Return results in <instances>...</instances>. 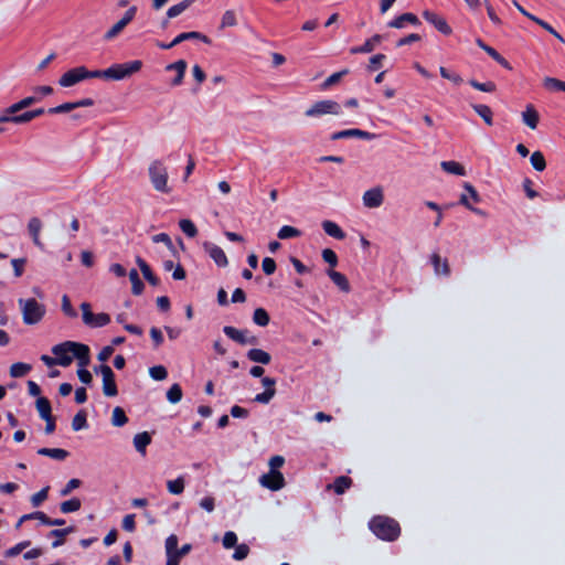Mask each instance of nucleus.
I'll list each match as a JSON object with an SVG mask.
<instances>
[{
    "instance_id": "nucleus-15",
    "label": "nucleus",
    "mask_w": 565,
    "mask_h": 565,
    "mask_svg": "<svg viewBox=\"0 0 565 565\" xmlns=\"http://www.w3.org/2000/svg\"><path fill=\"white\" fill-rule=\"evenodd\" d=\"M203 249L215 262V264L218 267L227 266V264H228L227 257H226L224 250L220 246H217L211 242H204Z\"/></svg>"
},
{
    "instance_id": "nucleus-50",
    "label": "nucleus",
    "mask_w": 565,
    "mask_h": 565,
    "mask_svg": "<svg viewBox=\"0 0 565 565\" xmlns=\"http://www.w3.org/2000/svg\"><path fill=\"white\" fill-rule=\"evenodd\" d=\"M469 84L478 89V90H481V92H486V93H492L495 90L497 86L493 82H486V83H480L476 79H470L469 81Z\"/></svg>"
},
{
    "instance_id": "nucleus-8",
    "label": "nucleus",
    "mask_w": 565,
    "mask_h": 565,
    "mask_svg": "<svg viewBox=\"0 0 565 565\" xmlns=\"http://www.w3.org/2000/svg\"><path fill=\"white\" fill-rule=\"evenodd\" d=\"M342 113V107L339 103L324 99L315 103L310 108L306 110V116L308 117H320L322 115L332 114L340 115Z\"/></svg>"
},
{
    "instance_id": "nucleus-16",
    "label": "nucleus",
    "mask_w": 565,
    "mask_h": 565,
    "mask_svg": "<svg viewBox=\"0 0 565 565\" xmlns=\"http://www.w3.org/2000/svg\"><path fill=\"white\" fill-rule=\"evenodd\" d=\"M423 17L427 22L431 23L443 34H445V35L451 34L452 30L448 25V23L446 22V20L444 18L439 17L438 14H436L429 10H425L423 12Z\"/></svg>"
},
{
    "instance_id": "nucleus-6",
    "label": "nucleus",
    "mask_w": 565,
    "mask_h": 565,
    "mask_svg": "<svg viewBox=\"0 0 565 565\" xmlns=\"http://www.w3.org/2000/svg\"><path fill=\"white\" fill-rule=\"evenodd\" d=\"M87 78H96L95 71H88L85 66H78L65 72L58 79L62 87H72Z\"/></svg>"
},
{
    "instance_id": "nucleus-12",
    "label": "nucleus",
    "mask_w": 565,
    "mask_h": 565,
    "mask_svg": "<svg viewBox=\"0 0 565 565\" xmlns=\"http://www.w3.org/2000/svg\"><path fill=\"white\" fill-rule=\"evenodd\" d=\"M223 332L233 341L239 344H252L256 345L258 343V338L250 334L248 330H238L231 326H225L223 328Z\"/></svg>"
},
{
    "instance_id": "nucleus-59",
    "label": "nucleus",
    "mask_w": 565,
    "mask_h": 565,
    "mask_svg": "<svg viewBox=\"0 0 565 565\" xmlns=\"http://www.w3.org/2000/svg\"><path fill=\"white\" fill-rule=\"evenodd\" d=\"M249 547L246 544H239L236 546L235 552L233 554V558L235 561H243L248 556Z\"/></svg>"
},
{
    "instance_id": "nucleus-13",
    "label": "nucleus",
    "mask_w": 565,
    "mask_h": 565,
    "mask_svg": "<svg viewBox=\"0 0 565 565\" xmlns=\"http://www.w3.org/2000/svg\"><path fill=\"white\" fill-rule=\"evenodd\" d=\"M259 482L265 488H268L273 491H278L284 488L285 478L279 471H269L259 478Z\"/></svg>"
},
{
    "instance_id": "nucleus-35",
    "label": "nucleus",
    "mask_w": 565,
    "mask_h": 565,
    "mask_svg": "<svg viewBox=\"0 0 565 565\" xmlns=\"http://www.w3.org/2000/svg\"><path fill=\"white\" fill-rule=\"evenodd\" d=\"M36 409L42 419H47L52 415L51 403L45 397H39L36 401Z\"/></svg>"
},
{
    "instance_id": "nucleus-32",
    "label": "nucleus",
    "mask_w": 565,
    "mask_h": 565,
    "mask_svg": "<svg viewBox=\"0 0 565 565\" xmlns=\"http://www.w3.org/2000/svg\"><path fill=\"white\" fill-rule=\"evenodd\" d=\"M38 454L55 460H64L68 456V452L61 448H40Z\"/></svg>"
},
{
    "instance_id": "nucleus-42",
    "label": "nucleus",
    "mask_w": 565,
    "mask_h": 565,
    "mask_svg": "<svg viewBox=\"0 0 565 565\" xmlns=\"http://www.w3.org/2000/svg\"><path fill=\"white\" fill-rule=\"evenodd\" d=\"M128 422L124 409L121 407H115L113 411L111 423L114 426L121 427Z\"/></svg>"
},
{
    "instance_id": "nucleus-34",
    "label": "nucleus",
    "mask_w": 565,
    "mask_h": 565,
    "mask_svg": "<svg viewBox=\"0 0 565 565\" xmlns=\"http://www.w3.org/2000/svg\"><path fill=\"white\" fill-rule=\"evenodd\" d=\"M522 117L525 125L532 129L536 128L539 124V114L532 106L526 107V110L523 111Z\"/></svg>"
},
{
    "instance_id": "nucleus-37",
    "label": "nucleus",
    "mask_w": 565,
    "mask_h": 565,
    "mask_svg": "<svg viewBox=\"0 0 565 565\" xmlns=\"http://www.w3.org/2000/svg\"><path fill=\"white\" fill-rule=\"evenodd\" d=\"M31 365L22 362H18L11 365L10 375L12 377H22L31 371Z\"/></svg>"
},
{
    "instance_id": "nucleus-58",
    "label": "nucleus",
    "mask_w": 565,
    "mask_h": 565,
    "mask_svg": "<svg viewBox=\"0 0 565 565\" xmlns=\"http://www.w3.org/2000/svg\"><path fill=\"white\" fill-rule=\"evenodd\" d=\"M49 493V487L40 490L31 497V503L33 507H39L43 501L46 500Z\"/></svg>"
},
{
    "instance_id": "nucleus-48",
    "label": "nucleus",
    "mask_w": 565,
    "mask_h": 565,
    "mask_svg": "<svg viewBox=\"0 0 565 565\" xmlns=\"http://www.w3.org/2000/svg\"><path fill=\"white\" fill-rule=\"evenodd\" d=\"M178 537L174 534H171L166 540V554L167 557L174 556L178 551Z\"/></svg>"
},
{
    "instance_id": "nucleus-1",
    "label": "nucleus",
    "mask_w": 565,
    "mask_h": 565,
    "mask_svg": "<svg viewBox=\"0 0 565 565\" xmlns=\"http://www.w3.org/2000/svg\"><path fill=\"white\" fill-rule=\"evenodd\" d=\"M52 353L56 356L61 366H68L74 359H77L78 365L82 367L89 363V348L82 343L65 341L54 345Z\"/></svg>"
},
{
    "instance_id": "nucleus-25",
    "label": "nucleus",
    "mask_w": 565,
    "mask_h": 565,
    "mask_svg": "<svg viewBox=\"0 0 565 565\" xmlns=\"http://www.w3.org/2000/svg\"><path fill=\"white\" fill-rule=\"evenodd\" d=\"M193 39L201 40L202 42H204L206 44L211 43V40L206 35H204L200 32L191 31V32L181 33L178 36H175L172 41V44L178 45L185 40H193Z\"/></svg>"
},
{
    "instance_id": "nucleus-17",
    "label": "nucleus",
    "mask_w": 565,
    "mask_h": 565,
    "mask_svg": "<svg viewBox=\"0 0 565 565\" xmlns=\"http://www.w3.org/2000/svg\"><path fill=\"white\" fill-rule=\"evenodd\" d=\"M42 227H43V223L39 217L34 216L29 220L28 233L31 236L34 245L41 249H43V247H44V245L40 238Z\"/></svg>"
},
{
    "instance_id": "nucleus-3",
    "label": "nucleus",
    "mask_w": 565,
    "mask_h": 565,
    "mask_svg": "<svg viewBox=\"0 0 565 565\" xmlns=\"http://www.w3.org/2000/svg\"><path fill=\"white\" fill-rule=\"evenodd\" d=\"M142 66L141 61H131L124 64H114L107 70H97L95 71L96 78H106V79H114V81H120L128 76H130L134 73H137L140 71Z\"/></svg>"
},
{
    "instance_id": "nucleus-51",
    "label": "nucleus",
    "mask_w": 565,
    "mask_h": 565,
    "mask_svg": "<svg viewBox=\"0 0 565 565\" xmlns=\"http://www.w3.org/2000/svg\"><path fill=\"white\" fill-rule=\"evenodd\" d=\"M531 163H532L533 168L537 171H543L546 167L544 156L540 151H535L532 153Z\"/></svg>"
},
{
    "instance_id": "nucleus-21",
    "label": "nucleus",
    "mask_w": 565,
    "mask_h": 565,
    "mask_svg": "<svg viewBox=\"0 0 565 565\" xmlns=\"http://www.w3.org/2000/svg\"><path fill=\"white\" fill-rule=\"evenodd\" d=\"M168 71H175V77L172 81V85L178 86L182 83L183 76L186 70V62L183 60H180L175 63L169 64L167 66Z\"/></svg>"
},
{
    "instance_id": "nucleus-27",
    "label": "nucleus",
    "mask_w": 565,
    "mask_h": 565,
    "mask_svg": "<svg viewBox=\"0 0 565 565\" xmlns=\"http://www.w3.org/2000/svg\"><path fill=\"white\" fill-rule=\"evenodd\" d=\"M247 358L253 362L262 364H268L271 360L270 354L260 349H250L247 352Z\"/></svg>"
},
{
    "instance_id": "nucleus-19",
    "label": "nucleus",
    "mask_w": 565,
    "mask_h": 565,
    "mask_svg": "<svg viewBox=\"0 0 565 565\" xmlns=\"http://www.w3.org/2000/svg\"><path fill=\"white\" fill-rule=\"evenodd\" d=\"M406 23H411L413 25H419L420 21L414 13H403L399 17L393 19L388 26L395 28V29H403L405 28Z\"/></svg>"
},
{
    "instance_id": "nucleus-9",
    "label": "nucleus",
    "mask_w": 565,
    "mask_h": 565,
    "mask_svg": "<svg viewBox=\"0 0 565 565\" xmlns=\"http://www.w3.org/2000/svg\"><path fill=\"white\" fill-rule=\"evenodd\" d=\"M81 309L83 322L90 328H100L110 322V316L108 313H93L88 302H83Z\"/></svg>"
},
{
    "instance_id": "nucleus-45",
    "label": "nucleus",
    "mask_w": 565,
    "mask_h": 565,
    "mask_svg": "<svg viewBox=\"0 0 565 565\" xmlns=\"http://www.w3.org/2000/svg\"><path fill=\"white\" fill-rule=\"evenodd\" d=\"M544 87L550 90L565 92V82L554 77H546L544 79Z\"/></svg>"
},
{
    "instance_id": "nucleus-56",
    "label": "nucleus",
    "mask_w": 565,
    "mask_h": 565,
    "mask_svg": "<svg viewBox=\"0 0 565 565\" xmlns=\"http://www.w3.org/2000/svg\"><path fill=\"white\" fill-rule=\"evenodd\" d=\"M439 73H440L441 77L451 81L456 85H459L462 82V78L460 77L459 74L450 72L449 70H447L444 66H441L439 68Z\"/></svg>"
},
{
    "instance_id": "nucleus-49",
    "label": "nucleus",
    "mask_w": 565,
    "mask_h": 565,
    "mask_svg": "<svg viewBox=\"0 0 565 565\" xmlns=\"http://www.w3.org/2000/svg\"><path fill=\"white\" fill-rule=\"evenodd\" d=\"M167 398L170 403H178L182 398V390L179 384H173L167 392Z\"/></svg>"
},
{
    "instance_id": "nucleus-10",
    "label": "nucleus",
    "mask_w": 565,
    "mask_h": 565,
    "mask_svg": "<svg viewBox=\"0 0 565 565\" xmlns=\"http://www.w3.org/2000/svg\"><path fill=\"white\" fill-rule=\"evenodd\" d=\"M96 373H100L103 376V393L108 397H114L118 394L117 385L115 382V374L110 366L102 364L95 369Z\"/></svg>"
},
{
    "instance_id": "nucleus-7",
    "label": "nucleus",
    "mask_w": 565,
    "mask_h": 565,
    "mask_svg": "<svg viewBox=\"0 0 565 565\" xmlns=\"http://www.w3.org/2000/svg\"><path fill=\"white\" fill-rule=\"evenodd\" d=\"M35 95L28 96L20 102L12 104L10 107L6 109L7 114H17L20 110H23L35 103H39L42 96L51 95L53 93V88L51 86H38L34 88Z\"/></svg>"
},
{
    "instance_id": "nucleus-62",
    "label": "nucleus",
    "mask_w": 565,
    "mask_h": 565,
    "mask_svg": "<svg viewBox=\"0 0 565 565\" xmlns=\"http://www.w3.org/2000/svg\"><path fill=\"white\" fill-rule=\"evenodd\" d=\"M484 4H486V8H487L488 17L491 20V22L494 25H498V26L502 25V20L498 17V14L495 13L493 7L489 3L488 0L484 1Z\"/></svg>"
},
{
    "instance_id": "nucleus-31",
    "label": "nucleus",
    "mask_w": 565,
    "mask_h": 565,
    "mask_svg": "<svg viewBox=\"0 0 565 565\" xmlns=\"http://www.w3.org/2000/svg\"><path fill=\"white\" fill-rule=\"evenodd\" d=\"M471 107L484 120L487 125L491 126L493 124V113L489 106L483 104H472Z\"/></svg>"
},
{
    "instance_id": "nucleus-5",
    "label": "nucleus",
    "mask_w": 565,
    "mask_h": 565,
    "mask_svg": "<svg viewBox=\"0 0 565 565\" xmlns=\"http://www.w3.org/2000/svg\"><path fill=\"white\" fill-rule=\"evenodd\" d=\"M150 181L153 188L161 193H169L167 167L160 160H154L148 169Z\"/></svg>"
},
{
    "instance_id": "nucleus-57",
    "label": "nucleus",
    "mask_w": 565,
    "mask_h": 565,
    "mask_svg": "<svg viewBox=\"0 0 565 565\" xmlns=\"http://www.w3.org/2000/svg\"><path fill=\"white\" fill-rule=\"evenodd\" d=\"M433 264H434V267H435V271L437 274H444V275H448L449 274L448 264L446 262H444V264L441 265V259H440L439 255L434 254V256H433Z\"/></svg>"
},
{
    "instance_id": "nucleus-11",
    "label": "nucleus",
    "mask_w": 565,
    "mask_h": 565,
    "mask_svg": "<svg viewBox=\"0 0 565 565\" xmlns=\"http://www.w3.org/2000/svg\"><path fill=\"white\" fill-rule=\"evenodd\" d=\"M137 13V7H130L124 14V17L115 23L104 35L106 41H110L118 36L122 30L135 19Z\"/></svg>"
},
{
    "instance_id": "nucleus-39",
    "label": "nucleus",
    "mask_w": 565,
    "mask_h": 565,
    "mask_svg": "<svg viewBox=\"0 0 565 565\" xmlns=\"http://www.w3.org/2000/svg\"><path fill=\"white\" fill-rule=\"evenodd\" d=\"M167 489L172 494H181L184 491V478L179 477L174 480L167 481Z\"/></svg>"
},
{
    "instance_id": "nucleus-26",
    "label": "nucleus",
    "mask_w": 565,
    "mask_h": 565,
    "mask_svg": "<svg viewBox=\"0 0 565 565\" xmlns=\"http://www.w3.org/2000/svg\"><path fill=\"white\" fill-rule=\"evenodd\" d=\"M322 228L329 236L333 238L343 239L345 237V233L337 223L332 221H324L322 223Z\"/></svg>"
},
{
    "instance_id": "nucleus-28",
    "label": "nucleus",
    "mask_w": 565,
    "mask_h": 565,
    "mask_svg": "<svg viewBox=\"0 0 565 565\" xmlns=\"http://www.w3.org/2000/svg\"><path fill=\"white\" fill-rule=\"evenodd\" d=\"M196 0H183L180 3L172 6L167 11L168 19H173L183 13L190 8Z\"/></svg>"
},
{
    "instance_id": "nucleus-23",
    "label": "nucleus",
    "mask_w": 565,
    "mask_h": 565,
    "mask_svg": "<svg viewBox=\"0 0 565 565\" xmlns=\"http://www.w3.org/2000/svg\"><path fill=\"white\" fill-rule=\"evenodd\" d=\"M31 120H33V118H32L30 110L25 111L23 114H20V115L7 114L4 111V114L2 116H0V121L13 122V124H18V125L25 124Z\"/></svg>"
},
{
    "instance_id": "nucleus-47",
    "label": "nucleus",
    "mask_w": 565,
    "mask_h": 565,
    "mask_svg": "<svg viewBox=\"0 0 565 565\" xmlns=\"http://www.w3.org/2000/svg\"><path fill=\"white\" fill-rule=\"evenodd\" d=\"M81 501L77 498H73L71 500L64 501L61 503V511L63 513H71L79 510Z\"/></svg>"
},
{
    "instance_id": "nucleus-43",
    "label": "nucleus",
    "mask_w": 565,
    "mask_h": 565,
    "mask_svg": "<svg viewBox=\"0 0 565 565\" xmlns=\"http://www.w3.org/2000/svg\"><path fill=\"white\" fill-rule=\"evenodd\" d=\"M87 426V415L85 411H79L72 420V428L75 431L84 429Z\"/></svg>"
},
{
    "instance_id": "nucleus-2",
    "label": "nucleus",
    "mask_w": 565,
    "mask_h": 565,
    "mask_svg": "<svg viewBox=\"0 0 565 565\" xmlns=\"http://www.w3.org/2000/svg\"><path fill=\"white\" fill-rule=\"evenodd\" d=\"M369 526L377 537L384 541H394L401 533L399 524L388 516H374Z\"/></svg>"
},
{
    "instance_id": "nucleus-30",
    "label": "nucleus",
    "mask_w": 565,
    "mask_h": 565,
    "mask_svg": "<svg viewBox=\"0 0 565 565\" xmlns=\"http://www.w3.org/2000/svg\"><path fill=\"white\" fill-rule=\"evenodd\" d=\"M352 480L349 477L341 476L335 478L333 484H328V489H333L335 493L342 494L350 488Z\"/></svg>"
},
{
    "instance_id": "nucleus-53",
    "label": "nucleus",
    "mask_w": 565,
    "mask_h": 565,
    "mask_svg": "<svg viewBox=\"0 0 565 565\" xmlns=\"http://www.w3.org/2000/svg\"><path fill=\"white\" fill-rule=\"evenodd\" d=\"M276 394L275 388L265 390L263 393L257 394L254 401L260 404H268Z\"/></svg>"
},
{
    "instance_id": "nucleus-52",
    "label": "nucleus",
    "mask_w": 565,
    "mask_h": 565,
    "mask_svg": "<svg viewBox=\"0 0 565 565\" xmlns=\"http://www.w3.org/2000/svg\"><path fill=\"white\" fill-rule=\"evenodd\" d=\"M150 376L156 381H162L167 379L168 372L167 369L162 365L152 366L149 370Z\"/></svg>"
},
{
    "instance_id": "nucleus-64",
    "label": "nucleus",
    "mask_w": 565,
    "mask_h": 565,
    "mask_svg": "<svg viewBox=\"0 0 565 565\" xmlns=\"http://www.w3.org/2000/svg\"><path fill=\"white\" fill-rule=\"evenodd\" d=\"M263 270L266 275H271L276 270V263L270 257H265L262 264Z\"/></svg>"
},
{
    "instance_id": "nucleus-20",
    "label": "nucleus",
    "mask_w": 565,
    "mask_h": 565,
    "mask_svg": "<svg viewBox=\"0 0 565 565\" xmlns=\"http://www.w3.org/2000/svg\"><path fill=\"white\" fill-rule=\"evenodd\" d=\"M151 444V435L148 431L139 433L134 437V446L142 456L146 455L147 447Z\"/></svg>"
},
{
    "instance_id": "nucleus-36",
    "label": "nucleus",
    "mask_w": 565,
    "mask_h": 565,
    "mask_svg": "<svg viewBox=\"0 0 565 565\" xmlns=\"http://www.w3.org/2000/svg\"><path fill=\"white\" fill-rule=\"evenodd\" d=\"M440 166H441L443 170L448 173L456 174V175H465L466 174L465 168L456 161H443Z\"/></svg>"
},
{
    "instance_id": "nucleus-40",
    "label": "nucleus",
    "mask_w": 565,
    "mask_h": 565,
    "mask_svg": "<svg viewBox=\"0 0 565 565\" xmlns=\"http://www.w3.org/2000/svg\"><path fill=\"white\" fill-rule=\"evenodd\" d=\"M179 226L181 231L188 236V237H195L198 234L196 226L194 223L188 218H183L179 222Z\"/></svg>"
},
{
    "instance_id": "nucleus-63",
    "label": "nucleus",
    "mask_w": 565,
    "mask_h": 565,
    "mask_svg": "<svg viewBox=\"0 0 565 565\" xmlns=\"http://www.w3.org/2000/svg\"><path fill=\"white\" fill-rule=\"evenodd\" d=\"M322 258L326 263L334 267L338 263L337 254L332 249H323L322 252Z\"/></svg>"
},
{
    "instance_id": "nucleus-22",
    "label": "nucleus",
    "mask_w": 565,
    "mask_h": 565,
    "mask_svg": "<svg viewBox=\"0 0 565 565\" xmlns=\"http://www.w3.org/2000/svg\"><path fill=\"white\" fill-rule=\"evenodd\" d=\"M382 36L376 34L372 36L371 39L366 40L365 43L361 46H354L351 49L352 54H359V53H371L375 46L381 42Z\"/></svg>"
},
{
    "instance_id": "nucleus-4",
    "label": "nucleus",
    "mask_w": 565,
    "mask_h": 565,
    "mask_svg": "<svg viewBox=\"0 0 565 565\" xmlns=\"http://www.w3.org/2000/svg\"><path fill=\"white\" fill-rule=\"evenodd\" d=\"M18 303L23 317V322L29 326L39 323L46 312L45 306L34 298H20Z\"/></svg>"
},
{
    "instance_id": "nucleus-44",
    "label": "nucleus",
    "mask_w": 565,
    "mask_h": 565,
    "mask_svg": "<svg viewBox=\"0 0 565 565\" xmlns=\"http://www.w3.org/2000/svg\"><path fill=\"white\" fill-rule=\"evenodd\" d=\"M129 279L132 284V292L135 295H140L143 290V284L139 278V274L136 269H131L129 273Z\"/></svg>"
},
{
    "instance_id": "nucleus-60",
    "label": "nucleus",
    "mask_w": 565,
    "mask_h": 565,
    "mask_svg": "<svg viewBox=\"0 0 565 565\" xmlns=\"http://www.w3.org/2000/svg\"><path fill=\"white\" fill-rule=\"evenodd\" d=\"M222 543L225 548H232L236 546L237 535L232 531H227L223 536Z\"/></svg>"
},
{
    "instance_id": "nucleus-46",
    "label": "nucleus",
    "mask_w": 565,
    "mask_h": 565,
    "mask_svg": "<svg viewBox=\"0 0 565 565\" xmlns=\"http://www.w3.org/2000/svg\"><path fill=\"white\" fill-rule=\"evenodd\" d=\"M237 24L236 14L233 10H226L221 20V29L235 26Z\"/></svg>"
},
{
    "instance_id": "nucleus-18",
    "label": "nucleus",
    "mask_w": 565,
    "mask_h": 565,
    "mask_svg": "<svg viewBox=\"0 0 565 565\" xmlns=\"http://www.w3.org/2000/svg\"><path fill=\"white\" fill-rule=\"evenodd\" d=\"M351 137H358L361 139L371 140L374 138V135L369 131L353 128V129H345V130L337 131V132L332 134L331 139L339 140V139H345V138H351Z\"/></svg>"
},
{
    "instance_id": "nucleus-38",
    "label": "nucleus",
    "mask_w": 565,
    "mask_h": 565,
    "mask_svg": "<svg viewBox=\"0 0 565 565\" xmlns=\"http://www.w3.org/2000/svg\"><path fill=\"white\" fill-rule=\"evenodd\" d=\"M300 235H301L300 230L289 226V225H284L277 233V236L279 239L295 238V237H299Z\"/></svg>"
},
{
    "instance_id": "nucleus-61",
    "label": "nucleus",
    "mask_w": 565,
    "mask_h": 565,
    "mask_svg": "<svg viewBox=\"0 0 565 565\" xmlns=\"http://www.w3.org/2000/svg\"><path fill=\"white\" fill-rule=\"evenodd\" d=\"M152 241H153L154 243H164V244H166V246H167L171 252H173V250H174V245H173V243H172V241H171L170 236H169L168 234H166V233H159V234L154 235V236L152 237Z\"/></svg>"
},
{
    "instance_id": "nucleus-29",
    "label": "nucleus",
    "mask_w": 565,
    "mask_h": 565,
    "mask_svg": "<svg viewBox=\"0 0 565 565\" xmlns=\"http://www.w3.org/2000/svg\"><path fill=\"white\" fill-rule=\"evenodd\" d=\"M75 526H68L61 530H53L50 532V536L56 537V540L52 543V547L56 548L64 544V537L73 532H75Z\"/></svg>"
},
{
    "instance_id": "nucleus-33",
    "label": "nucleus",
    "mask_w": 565,
    "mask_h": 565,
    "mask_svg": "<svg viewBox=\"0 0 565 565\" xmlns=\"http://www.w3.org/2000/svg\"><path fill=\"white\" fill-rule=\"evenodd\" d=\"M328 276L330 277V279L343 291H349L350 289V286H349V281L347 279V277L339 273V271H335V270H328Z\"/></svg>"
},
{
    "instance_id": "nucleus-54",
    "label": "nucleus",
    "mask_w": 565,
    "mask_h": 565,
    "mask_svg": "<svg viewBox=\"0 0 565 565\" xmlns=\"http://www.w3.org/2000/svg\"><path fill=\"white\" fill-rule=\"evenodd\" d=\"M31 544L30 541H23L14 545L13 547L6 551V557H14L19 555L23 550L29 547Z\"/></svg>"
},
{
    "instance_id": "nucleus-55",
    "label": "nucleus",
    "mask_w": 565,
    "mask_h": 565,
    "mask_svg": "<svg viewBox=\"0 0 565 565\" xmlns=\"http://www.w3.org/2000/svg\"><path fill=\"white\" fill-rule=\"evenodd\" d=\"M75 109L74 103H64L62 105L52 107L47 109V113L51 115L55 114H66Z\"/></svg>"
},
{
    "instance_id": "nucleus-41",
    "label": "nucleus",
    "mask_w": 565,
    "mask_h": 565,
    "mask_svg": "<svg viewBox=\"0 0 565 565\" xmlns=\"http://www.w3.org/2000/svg\"><path fill=\"white\" fill-rule=\"evenodd\" d=\"M253 321L259 327H266L269 323V315L263 308H257L253 315Z\"/></svg>"
},
{
    "instance_id": "nucleus-14",
    "label": "nucleus",
    "mask_w": 565,
    "mask_h": 565,
    "mask_svg": "<svg viewBox=\"0 0 565 565\" xmlns=\"http://www.w3.org/2000/svg\"><path fill=\"white\" fill-rule=\"evenodd\" d=\"M363 204L369 209H376L383 204L384 194L383 189L381 186L372 188L364 192Z\"/></svg>"
},
{
    "instance_id": "nucleus-24",
    "label": "nucleus",
    "mask_w": 565,
    "mask_h": 565,
    "mask_svg": "<svg viewBox=\"0 0 565 565\" xmlns=\"http://www.w3.org/2000/svg\"><path fill=\"white\" fill-rule=\"evenodd\" d=\"M137 264L145 277V279L152 286L159 284V278L152 273L150 266L140 257H137Z\"/></svg>"
}]
</instances>
